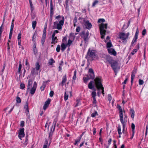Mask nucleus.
Masks as SVG:
<instances>
[{
    "label": "nucleus",
    "instance_id": "nucleus-38",
    "mask_svg": "<svg viewBox=\"0 0 148 148\" xmlns=\"http://www.w3.org/2000/svg\"><path fill=\"white\" fill-rule=\"evenodd\" d=\"M119 135H121L122 134L121 130V127L120 125H118L117 129Z\"/></svg>",
    "mask_w": 148,
    "mask_h": 148
},
{
    "label": "nucleus",
    "instance_id": "nucleus-30",
    "mask_svg": "<svg viewBox=\"0 0 148 148\" xmlns=\"http://www.w3.org/2000/svg\"><path fill=\"white\" fill-rule=\"evenodd\" d=\"M130 111L131 114V117L132 119H133L134 117L135 112L134 110L132 109H130Z\"/></svg>",
    "mask_w": 148,
    "mask_h": 148
},
{
    "label": "nucleus",
    "instance_id": "nucleus-14",
    "mask_svg": "<svg viewBox=\"0 0 148 148\" xmlns=\"http://www.w3.org/2000/svg\"><path fill=\"white\" fill-rule=\"evenodd\" d=\"M104 58L106 61V62L105 61L104 62L106 63L108 62L110 64L114 60L109 55L106 56Z\"/></svg>",
    "mask_w": 148,
    "mask_h": 148
},
{
    "label": "nucleus",
    "instance_id": "nucleus-28",
    "mask_svg": "<svg viewBox=\"0 0 148 148\" xmlns=\"http://www.w3.org/2000/svg\"><path fill=\"white\" fill-rule=\"evenodd\" d=\"M37 35V32L36 31L35 32L34 34L32 36V40L34 42H35V38H36V36Z\"/></svg>",
    "mask_w": 148,
    "mask_h": 148
},
{
    "label": "nucleus",
    "instance_id": "nucleus-45",
    "mask_svg": "<svg viewBox=\"0 0 148 148\" xmlns=\"http://www.w3.org/2000/svg\"><path fill=\"white\" fill-rule=\"evenodd\" d=\"M72 42L73 41L72 40H71L70 39H69L68 40V43L66 44V45H67V46H70L71 45Z\"/></svg>",
    "mask_w": 148,
    "mask_h": 148
},
{
    "label": "nucleus",
    "instance_id": "nucleus-27",
    "mask_svg": "<svg viewBox=\"0 0 148 148\" xmlns=\"http://www.w3.org/2000/svg\"><path fill=\"white\" fill-rule=\"evenodd\" d=\"M52 128H53V126H52L51 127L50 131V132L49 133V139L50 140V142H51V140L52 138L51 137L52 136V135L53 134V132H54V131H53H53H52Z\"/></svg>",
    "mask_w": 148,
    "mask_h": 148
},
{
    "label": "nucleus",
    "instance_id": "nucleus-22",
    "mask_svg": "<svg viewBox=\"0 0 148 148\" xmlns=\"http://www.w3.org/2000/svg\"><path fill=\"white\" fill-rule=\"evenodd\" d=\"M66 75L65 74L64 76H63L62 78V80L61 82V84L62 86H63L64 84L66 82Z\"/></svg>",
    "mask_w": 148,
    "mask_h": 148
},
{
    "label": "nucleus",
    "instance_id": "nucleus-54",
    "mask_svg": "<svg viewBox=\"0 0 148 148\" xmlns=\"http://www.w3.org/2000/svg\"><path fill=\"white\" fill-rule=\"evenodd\" d=\"M144 84V81L143 80L141 79H139V84L140 85H142Z\"/></svg>",
    "mask_w": 148,
    "mask_h": 148
},
{
    "label": "nucleus",
    "instance_id": "nucleus-29",
    "mask_svg": "<svg viewBox=\"0 0 148 148\" xmlns=\"http://www.w3.org/2000/svg\"><path fill=\"white\" fill-rule=\"evenodd\" d=\"M46 36L44 35H42V38L41 39V42L42 46H43V44L45 42L46 39Z\"/></svg>",
    "mask_w": 148,
    "mask_h": 148
},
{
    "label": "nucleus",
    "instance_id": "nucleus-56",
    "mask_svg": "<svg viewBox=\"0 0 148 148\" xmlns=\"http://www.w3.org/2000/svg\"><path fill=\"white\" fill-rule=\"evenodd\" d=\"M53 94H54V92L53 91V90H51L50 92V93H49V96L50 97H52L53 95Z\"/></svg>",
    "mask_w": 148,
    "mask_h": 148
},
{
    "label": "nucleus",
    "instance_id": "nucleus-17",
    "mask_svg": "<svg viewBox=\"0 0 148 148\" xmlns=\"http://www.w3.org/2000/svg\"><path fill=\"white\" fill-rule=\"evenodd\" d=\"M108 51L109 54L113 55L114 56H116V52L113 48H108Z\"/></svg>",
    "mask_w": 148,
    "mask_h": 148
},
{
    "label": "nucleus",
    "instance_id": "nucleus-24",
    "mask_svg": "<svg viewBox=\"0 0 148 148\" xmlns=\"http://www.w3.org/2000/svg\"><path fill=\"white\" fill-rule=\"evenodd\" d=\"M139 32L138 30V29L137 28L136 30V33H135L134 37L133 39V40H134L135 41H136V40L138 39V34Z\"/></svg>",
    "mask_w": 148,
    "mask_h": 148
},
{
    "label": "nucleus",
    "instance_id": "nucleus-63",
    "mask_svg": "<svg viewBox=\"0 0 148 148\" xmlns=\"http://www.w3.org/2000/svg\"><path fill=\"white\" fill-rule=\"evenodd\" d=\"M80 30V28L79 26L77 27L76 29V31L77 32H79Z\"/></svg>",
    "mask_w": 148,
    "mask_h": 148
},
{
    "label": "nucleus",
    "instance_id": "nucleus-47",
    "mask_svg": "<svg viewBox=\"0 0 148 148\" xmlns=\"http://www.w3.org/2000/svg\"><path fill=\"white\" fill-rule=\"evenodd\" d=\"M60 46L59 45H57V48H56V51L57 52H59L60 51Z\"/></svg>",
    "mask_w": 148,
    "mask_h": 148
},
{
    "label": "nucleus",
    "instance_id": "nucleus-43",
    "mask_svg": "<svg viewBox=\"0 0 148 148\" xmlns=\"http://www.w3.org/2000/svg\"><path fill=\"white\" fill-rule=\"evenodd\" d=\"M131 127L132 129V132H135L134 129L135 128V125L133 123H132Z\"/></svg>",
    "mask_w": 148,
    "mask_h": 148
},
{
    "label": "nucleus",
    "instance_id": "nucleus-48",
    "mask_svg": "<svg viewBox=\"0 0 148 148\" xmlns=\"http://www.w3.org/2000/svg\"><path fill=\"white\" fill-rule=\"evenodd\" d=\"M33 51H34V54L35 55H36L37 53V50L36 48V46H35V47H34V48Z\"/></svg>",
    "mask_w": 148,
    "mask_h": 148
},
{
    "label": "nucleus",
    "instance_id": "nucleus-49",
    "mask_svg": "<svg viewBox=\"0 0 148 148\" xmlns=\"http://www.w3.org/2000/svg\"><path fill=\"white\" fill-rule=\"evenodd\" d=\"M98 3V1L97 0H95L93 3L92 4V7H94L95 6V5Z\"/></svg>",
    "mask_w": 148,
    "mask_h": 148
},
{
    "label": "nucleus",
    "instance_id": "nucleus-10",
    "mask_svg": "<svg viewBox=\"0 0 148 148\" xmlns=\"http://www.w3.org/2000/svg\"><path fill=\"white\" fill-rule=\"evenodd\" d=\"M54 13L53 6V4L52 0H50L49 20L51 22L52 21L53 16Z\"/></svg>",
    "mask_w": 148,
    "mask_h": 148
},
{
    "label": "nucleus",
    "instance_id": "nucleus-41",
    "mask_svg": "<svg viewBox=\"0 0 148 148\" xmlns=\"http://www.w3.org/2000/svg\"><path fill=\"white\" fill-rule=\"evenodd\" d=\"M21 99L18 96H17L16 98V101L17 103H20L21 102Z\"/></svg>",
    "mask_w": 148,
    "mask_h": 148
},
{
    "label": "nucleus",
    "instance_id": "nucleus-31",
    "mask_svg": "<svg viewBox=\"0 0 148 148\" xmlns=\"http://www.w3.org/2000/svg\"><path fill=\"white\" fill-rule=\"evenodd\" d=\"M36 69L34 68H32L31 71V74L32 75H34L35 74H36Z\"/></svg>",
    "mask_w": 148,
    "mask_h": 148
},
{
    "label": "nucleus",
    "instance_id": "nucleus-58",
    "mask_svg": "<svg viewBox=\"0 0 148 148\" xmlns=\"http://www.w3.org/2000/svg\"><path fill=\"white\" fill-rule=\"evenodd\" d=\"M108 99L109 101H110L112 99V97L110 94H108Z\"/></svg>",
    "mask_w": 148,
    "mask_h": 148
},
{
    "label": "nucleus",
    "instance_id": "nucleus-15",
    "mask_svg": "<svg viewBox=\"0 0 148 148\" xmlns=\"http://www.w3.org/2000/svg\"><path fill=\"white\" fill-rule=\"evenodd\" d=\"M136 73V69L135 70H133L132 72V74L131 75V86H132L133 80L134 78L135 77V73Z\"/></svg>",
    "mask_w": 148,
    "mask_h": 148
},
{
    "label": "nucleus",
    "instance_id": "nucleus-64",
    "mask_svg": "<svg viewBox=\"0 0 148 148\" xmlns=\"http://www.w3.org/2000/svg\"><path fill=\"white\" fill-rule=\"evenodd\" d=\"M114 142V148H117V147L116 144V141L115 140H114L113 141Z\"/></svg>",
    "mask_w": 148,
    "mask_h": 148
},
{
    "label": "nucleus",
    "instance_id": "nucleus-61",
    "mask_svg": "<svg viewBox=\"0 0 148 148\" xmlns=\"http://www.w3.org/2000/svg\"><path fill=\"white\" fill-rule=\"evenodd\" d=\"M77 19L76 16H75L74 18V20H73V23H74V26L75 25V23L77 22Z\"/></svg>",
    "mask_w": 148,
    "mask_h": 148
},
{
    "label": "nucleus",
    "instance_id": "nucleus-19",
    "mask_svg": "<svg viewBox=\"0 0 148 148\" xmlns=\"http://www.w3.org/2000/svg\"><path fill=\"white\" fill-rule=\"evenodd\" d=\"M84 24L86 26V28L88 29H90L92 27V25L91 23L89 22L88 20L85 21Z\"/></svg>",
    "mask_w": 148,
    "mask_h": 148
},
{
    "label": "nucleus",
    "instance_id": "nucleus-60",
    "mask_svg": "<svg viewBox=\"0 0 148 148\" xmlns=\"http://www.w3.org/2000/svg\"><path fill=\"white\" fill-rule=\"evenodd\" d=\"M21 32H20V33H19L18 35V40H20L21 39Z\"/></svg>",
    "mask_w": 148,
    "mask_h": 148
},
{
    "label": "nucleus",
    "instance_id": "nucleus-6",
    "mask_svg": "<svg viewBox=\"0 0 148 148\" xmlns=\"http://www.w3.org/2000/svg\"><path fill=\"white\" fill-rule=\"evenodd\" d=\"M94 81L95 82L97 88L98 90L100 89V88L103 87L102 84V80L101 77H96L94 79Z\"/></svg>",
    "mask_w": 148,
    "mask_h": 148
},
{
    "label": "nucleus",
    "instance_id": "nucleus-39",
    "mask_svg": "<svg viewBox=\"0 0 148 148\" xmlns=\"http://www.w3.org/2000/svg\"><path fill=\"white\" fill-rule=\"evenodd\" d=\"M46 84L47 82H45L43 81L42 86H41L43 88L42 89V91H43L44 90L45 88L46 87Z\"/></svg>",
    "mask_w": 148,
    "mask_h": 148
},
{
    "label": "nucleus",
    "instance_id": "nucleus-26",
    "mask_svg": "<svg viewBox=\"0 0 148 148\" xmlns=\"http://www.w3.org/2000/svg\"><path fill=\"white\" fill-rule=\"evenodd\" d=\"M52 40L51 44L55 45L57 42L58 39H57V37H51Z\"/></svg>",
    "mask_w": 148,
    "mask_h": 148
},
{
    "label": "nucleus",
    "instance_id": "nucleus-16",
    "mask_svg": "<svg viewBox=\"0 0 148 148\" xmlns=\"http://www.w3.org/2000/svg\"><path fill=\"white\" fill-rule=\"evenodd\" d=\"M89 73L90 79H95V75L93 70L92 69H90L89 70Z\"/></svg>",
    "mask_w": 148,
    "mask_h": 148
},
{
    "label": "nucleus",
    "instance_id": "nucleus-20",
    "mask_svg": "<svg viewBox=\"0 0 148 148\" xmlns=\"http://www.w3.org/2000/svg\"><path fill=\"white\" fill-rule=\"evenodd\" d=\"M94 83L93 81H90L88 84V88H89L91 89H93L95 91H96V89L94 88V85H92V83Z\"/></svg>",
    "mask_w": 148,
    "mask_h": 148
},
{
    "label": "nucleus",
    "instance_id": "nucleus-36",
    "mask_svg": "<svg viewBox=\"0 0 148 148\" xmlns=\"http://www.w3.org/2000/svg\"><path fill=\"white\" fill-rule=\"evenodd\" d=\"M112 46V45L110 41L107 42L106 45V47L107 48H110Z\"/></svg>",
    "mask_w": 148,
    "mask_h": 148
},
{
    "label": "nucleus",
    "instance_id": "nucleus-37",
    "mask_svg": "<svg viewBox=\"0 0 148 148\" xmlns=\"http://www.w3.org/2000/svg\"><path fill=\"white\" fill-rule=\"evenodd\" d=\"M67 92H65L64 93V100L65 101H66L67 100L68 98L69 95L68 93L67 94L66 93Z\"/></svg>",
    "mask_w": 148,
    "mask_h": 148
},
{
    "label": "nucleus",
    "instance_id": "nucleus-57",
    "mask_svg": "<svg viewBox=\"0 0 148 148\" xmlns=\"http://www.w3.org/2000/svg\"><path fill=\"white\" fill-rule=\"evenodd\" d=\"M107 41H110V37L109 36H108L106 38V40H105V42H106Z\"/></svg>",
    "mask_w": 148,
    "mask_h": 148
},
{
    "label": "nucleus",
    "instance_id": "nucleus-46",
    "mask_svg": "<svg viewBox=\"0 0 148 148\" xmlns=\"http://www.w3.org/2000/svg\"><path fill=\"white\" fill-rule=\"evenodd\" d=\"M67 39V38L66 36H65L64 37L62 40V43H64L65 42H66Z\"/></svg>",
    "mask_w": 148,
    "mask_h": 148
},
{
    "label": "nucleus",
    "instance_id": "nucleus-18",
    "mask_svg": "<svg viewBox=\"0 0 148 148\" xmlns=\"http://www.w3.org/2000/svg\"><path fill=\"white\" fill-rule=\"evenodd\" d=\"M33 83V81L32 79H29L28 82V85L27 86V89L26 91V93H27L28 92V91L29 90L30 87L32 86Z\"/></svg>",
    "mask_w": 148,
    "mask_h": 148
},
{
    "label": "nucleus",
    "instance_id": "nucleus-1",
    "mask_svg": "<svg viewBox=\"0 0 148 148\" xmlns=\"http://www.w3.org/2000/svg\"><path fill=\"white\" fill-rule=\"evenodd\" d=\"M55 18L58 21L59 23L57 21L53 23V29L61 30L62 27V26L64 24V17L63 16L59 15L56 16Z\"/></svg>",
    "mask_w": 148,
    "mask_h": 148
},
{
    "label": "nucleus",
    "instance_id": "nucleus-21",
    "mask_svg": "<svg viewBox=\"0 0 148 148\" xmlns=\"http://www.w3.org/2000/svg\"><path fill=\"white\" fill-rule=\"evenodd\" d=\"M51 143V142H50L49 144H48V140L47 139H46L43 148H48Z\"/></svg>",
    "mask_w": 148,
    "mask_h": 148
},
{
    "label": "nucleus",
    "instance_id": "nucleus-59",
    "mask_svg": "<svg viewBox=\"0 0 148 148\" xmlns=\"http://www.w3.org/2000/svg\"><path fill=\"white\" fill-rule=\"evenodd\" d=\"M146 30L145 29H144L142 32V35L143 36H145L146 33Z\"/></svg>",
    "mask_w": 148,
    "mask_h": 148
},
{
    "label": "nucleus",
    "instance_id": "nucleus-42",
    "mask_svg": "<svg viewBox=\"0 0 148 148\" xmlns=\"http://www.w3.org/2000/svg\"><path fill=\"white\" fill-rule=\"evenodd\" d=\"M96 115H98L97 112V111H95L93 113L91 114V116L92 117H94Z\"/></svg>",
    "mask_w": 148,
    "mask_h": 148
},
{
    "label": "nucleus",
    "instance_id": "nucleus-12",
    "mask_svg": "<svg viewBox=\"0 0 148 148\" xmlns=\"http://www.w3.org/2000/svg\"><path fill=\"white\" fill-rule=\"evenodd\" d=\"M37 87V83L36 82H34L32 88H31L30 93L33 95L35 92Z\"/></svg>",
    "mask_w": 148,
    "mask_h": 148
},
{
    "label": "nucleus",
    "instance_id": "nucleus-55",
    "mask_svg": "<svg viewBox=\"0 0 148 148\" xmlns=\"http://www.w3.org/2000/svg\"><path fill=\"white\" fill-rule=\"evenodd\" d=\"M105 21V20L103 18H101L99 19L98 21V23H100L101 22H104Z\"/></svg>",
    "mask_w": 148,
    "mask_h": 148
},
{
    "label": "nucleus",
    "instance_id": "nucleus-52",
    "mask_svg": "<svg viewBox=\"0 0 148 148\" xmlns=\"http://www.w3.org/2000/svg\"><path fill=\"white\" fill-rule=\"evenodd\" d=\"M20 88L23 89L25 88V85L24 84H21L20 85Z\"/></svg>",
    "mask_w": 148,
    "mask_h": 148
},
{
    "label": "nucleus",
    "instance_id": "nucleus-35",
    "mask_svg": "<svg viewBox=\"0 0 148 148\" xmlns=\"http://www.w3.org/2000/svg\"><path fill=\"white\" fill-rule=\"evenodd\" d=\"M37 22L36 21H33L32 22V27L33 29H35L36 25Z\"/></svg>",
    "mask_w": 148,
    "mask_h": 148
},
{
    "label": "nucleus",
    "instance_id": "nucleus-11",
    "mask_svg": "<svg viewBox=\"0 0 148 148\" xmlns=\"http://www.w3.org/2000/svg\"><path fill=\"white\" fill-rule=\"evenodd\" d=\"M24 128H21L19 129L18 132V137L19 138L21 139V138L25 136Z\"/></svg>",
    "mask_w": 148,
    "mask_h": 148
},
{
    "label": "nucleus",
    "instance_id": "nucleus-23",
    "mask_svg": "<svg viewBox=\"0 0 148 148\" xmlns=\"http://www.w3.org/2000/svg\"><path fill=\"white\" fill-rule=\"evenodd\" d=\"M40 66L39 64V62H36V67H35V68L36 69V71H37V72H37L36 74L37 75H38V72L40 68Z\"/></svg>",
    "mask_w": 148,
    "mask_h": 148
},
{
    "label": "nucleus",
    "instance_id": "nucleus-5",
    "mask_svg": "<svg viewBox=\"0 0 148 148\" xmlns=\"http://www.w3.org/2000/svg\"><path fill=\"white\" fill-rule=\"evenodd\" d=\"M129 35V33L128 32L126 34L122 32H120L119 35V38L122 41L123 44H125L127 42Z\"/></svg>",
    "mask_w": 148,
    "mask_h": 148
},
{
    "label": "nucleus",
    "instance_id": "nucleus-53",
    "mask_svg": "<svg viewBox=\"0 0 148 148\" xmlns=\"http://www.w3.org/2000/svg\"><path fill=\"white\" fill-rule=\"evenodd\" d=\"M137 49H134L133 51L131 52V54L132 55H134V54L136 53L137 51Z\"/></svg>",
    "mask_w": 148,
    "mask_h": 148
},
{
    "label": "nucleus",
    "instance_id": "nucleus-3",
    "mask_svg": "<svg viewBox=\"0 0 148 148\" xmlns=\"http://www.w3.org/2000/svg\"><path fill=\"white\" fill-rule=\"evenodd\" d=\"M117 108L119 110V117L120 118V121L123 125V134H126L127 132L125 131V124L124 123L123 115V110L121 107L119 105H117Z\"/></svg>",
    "mask_w": 148,
    "mask_h": 148
},
{
    "label": "nucleus",
    "instance_id": "nucleus-9",
    "mask_svg": "<svg viewBox=\"0 0 148 148\" xmlns=\"http://www.w3.org/2000/svg\"><path fill=\"white\" fill-rule=\"evenodd\" d=\"M89 32L88 31H87L86 33L84 31H83L80 33V36L84 39V40L85 41L88 40L89 39Z\"/></svg>",
    "mask_w": 148,
    "mask_h": 148
},
{
    "label": "nucleus",
    "instance_id": "nucleus-7",
    "mask_svg": "<svg viewBox=\"0 0 148 148\" xmlns=\"http://www.w3.org/2000/svg\"><path fill=\"white\" fill-rule=\"evenodd\" d=\"M94 81L95 82L97 88L98 90L100 89V88L103 87L102 84V80L101 77H96L94 79Z\"/></svg>",
    "mask_w": 148,
    "mask_h": 148
},
{
    "label": "nucleus",
    "instance_id": "nucleus-2",
    "mask_svg": "<svg viewBox=\"0 0 148 148\" xmlns=\"http://www.w3.org/2000/svg\"><path fill=\"white\" fill-rule=\"evenodd\" d=\"M96 51L94 50H90V48L87 52V54L85 57V58L87 60H93L95 58L97 59L98 58V56L96 54Z\"/></svg>",
    "mask_w": 148,
    "mask_h": 148
},
{
    "label": "nucleus",
    "instance_id": "nucleus-4",
    "mask_svg": "<svg viewBox=\"0 0 148 148\" xmlns=\"http://www.w3.org/2000/svg\"><path fill=\"white\" fill-rule=\"evenodd\" d=\"M108 24L107 23L104 24L102 23L99 26V28L100 31V33L101 35V39H104L105 38V36L106 31V29H107Z\"/></svg>",
    "mask_w": 148,
    "mask_h": 148
},
{
    "label": "nucleus",
    "instance_id": "nucleus-51",
    "mask_svg": "<svg viewBox=\"0 0 148 148\" xmlns=\"http://www.w3.org/2000/svg\"><path fill=\"white\" fill-rule=\"evenodd\" d=\"M88 80L89 79L86 77H83V80L84 83H86Z\"/></svg>",
    "mask_w": 148,
    "mask_h": 148
},
{
    "label": "nucleus",
    "instance_id": "nucleus-62",
    "mask_svg": "<svg viewBox=\"0 0 148 148\" xmlns=\"http://www.w3.org/2000/svg\"><path fill=\"white\" fill-rule=\"evenodd\" d=\"M25 125V122L23 121H21L20 126L22 127H23Z\"/></svg>",
    "mask_w": 148,
    "mask_h": 148
},
{
    "label": "nucleus",
    "instance_id": "nucleus-34",
    "mask_svg": "<svg viewBox=\"0 0 148 148\" xmlns=\"http://www.w3.org/2000/svg\"><path fill=\"white\" fill-rule=\"evenodd\" d=\"M57 122V120L56 119H55L54 120L53 123V131H54L55 130V127L56 124V122Z\"/></svg>",
    "mask_w": 148,
    "mask_h": 148
},
{
    "label": "nucleus",
    "instance_id": "nucleus-44",
    "mask_svg": "<svg viewBox=\"0 0 148 148\" xmlns=\"http://www.w3.org/2000/svg\"><path fill=\"white\" fill-rule=\"evenodd\" d=\"M76 73L77 71L75 70L74 72V75L73 77V79L74 80H75L76 78Z\"/></svg>",
    "mask_w": 148,
    "mask_h": 148
},
{
    "label": "nucleus",
    "instance_id": "nucleus-40",
    "mask_svg": "<svg viewBox=\"0 0 148 148\" xmlns=\"http://www.w3.org/2000/svg\"><path fill=\"white\" fill-rule=\"evenodd\" d=\"M91 95L92 96V97L93 98H95V97L97 95L96 92L95 90L94 91L92 92L91 93Z\"/></svg>",
    "mask_w": 148,
    "mask_h": 148
},
{
    "label": "nucleus",
    "instance_id": "nucleus-32",
    "mask_svg": "<svg viewBox=\"0 0 148 148\" xmlns=\"http://www.w3.org/2000/svg\"><path fill=\"white\" fill-rule=\"evenodd\" d=\"M24 108L26 110V111L28 112H29V109L28 106V103L27 102H26L24 106Z\"/></svg>",
    "mask_w": 148,
    "mask_h": 148
},
{
    "label": "nucleus",
    "instance_id": "nucleus-50",
    "mask_svg": "<svg viewBox=\"0 0 148 148\" xmlns=\"http://www.w3.org/2000/svg\"><path fill=\"white\" fill-rule=\"evenodd\" d=\"M14 27V24H13V23H11V25L10 27V32H12L13 31V29Z\"/></svg>",
    "mask_w": 148,
    "mask_h": 148
},
{
    "label": "nucleus",
    "instance_id": "nucleus-13",
    "mask_svg": "<svg viewBox=\"0 0 148 148\" xmlns=\"http://www.w3.org/2000/svg\"><path fill=\"white\" fill-rule=\"evenodd\" d=\"M51 101V99L48 98L45 102L43 107V108L44 110H45L49 107Z\"/></svg>",
    "mask_w": 148,
    "mask_h": 148
},
{
    "label": "nucleus",
    "instance_id": "nucleus-33",
    "mask_svg": "<svg viewBox=\"0 0 148 148\" xmlns=\"http://www.w3.org/2000/svg\"><path fill=\"white\" fill-rule=\"evenodd\" d=\"M55 62V61L53 58L50 59L49 61L48 64L50 65H52L53 63Z\"/></svg>",
    "mask_w": 148,
    "mask_h": 148
},
{
    "label": "nucleus",
    "instance_id": "nucleus-8",
    "mask_svg": "<svg viewBox=\"0 0 148 148\" xmlns=\"http://www.w3.org/2000/svg\"><path fill=\"white\" fill-rule=\"evenodd\" d=\"M110 64L112 69L114 71L115 73L116 72L117 69H120V66H118V62L116 60H114Z\"/></svg>",
    "mask_w": 148,
    "mask_h": 148
},
{
    "label": "nucleus",
    "instance_id": "nucleus-25",
    "mask_svg": "<svg viewBox=\"0 0 148 148\" xmlns=\"http://www.w3.org/2000/svg\"><path fill=\"white\" fill-rule=\"evenodd\" d=\"M67 46L66 44L63 43H62L61 46V50L62 52L64 51Z\"/></svg>",
    "mask_w": 148,
    "mask_h": 148
}]
</instances>
